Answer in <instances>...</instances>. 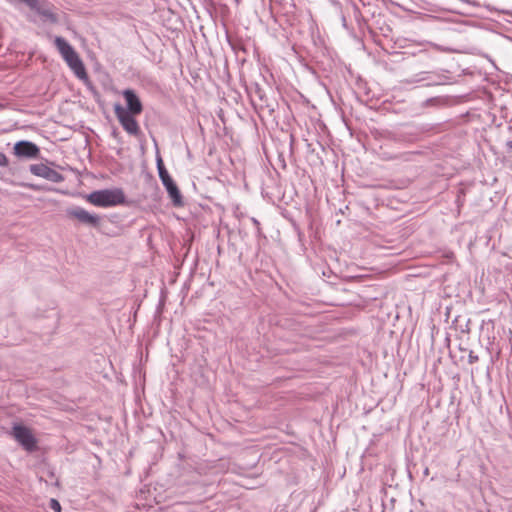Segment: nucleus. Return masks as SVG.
Returning <instances> with one entry per match:
<instances>
[{
	"mask_svg": "<svg viewBox=\"0 0 512 512\" xmlns=\"http://www.w3.org/2000/svg\"><path fill=\"white\" fill-rule=\"evenodd\" d=\"M67 214L91 227H98L100 225V217L96 214L89 213L82 207H73L67 211Z\"/></svg>",
	"mask_w": 512,
	"mask_h": 512,
	"instance_id": "obj_7",
	"label": "nucleus"
},
{
	"mask_svg": "<svg viewBox=\"0 0 512 512\" xmlns=\"http://www.w3.org/2000/svg\"><path fill=\"white\" fill-rule=\"evenodd\" d=\"M39 14L44 21L57 23L58 16L53 12L51 5L47 1L35 0V4L29 7Z\"/></svg>",
	"mask_w": 512,
	"mask_h": 512,
	"instance_id": "obj_9",
	"label": "nucleus"
},
{
	"mask_svg": "<svg viewBox=\"0 0 512 512\" xmlns=\"http://www.w3.org/2000/svg\"><path fill=\"white\" fill-rule=\"evenodd\" d=\"M251 221L253 222L255 227L259 230V225H260L259 221L256 218H252Z\"/></svg>",
	"mask_w": 512,
	"mask_h": 512,
	"instance_id": "obj_14",
	"label": "nucleus"
},
{
	"mask_svg": "<svg viewBox=\"0 0 512 512\" xmlns=\"http://www.w3.org/2000/svg\"><path fill=\"white\" fill-rule=\"evenodd\" d=\"M114 112L123 129L127 133L135 136L139 134L140 128L137 121L134 118V114L126 112V109L122 107L120 104H115Z\"/></svg>",
	"mask_w": 512,
	"mask_h": 512,
	"instance_id": "obj_4",
	"label": "nucleus"
},
{
	"mask_svg": "<svg viewBox=\"0 0 512 512\" xmlns=\"http://www.w3.org/2000/svg\"><path fill=\"white\" fill-rule=\"evenodd\" d=\"M12 435L27 451H33L36 448V440L27 427L15 425Z\"/></svg>",
	"mask_w": 512,
	"mask_h": 512,
	"instance_id": "obj_5",
	"label": "nucleus"
},
{
	"mask_svg": "<svg viewBox=\"0 0 512 512\" xmlns=\"http://www.w3.org/2000/svg\"><path fill=\"white\" fill-rule=\"evenodd\" d=\"M8 165V159L6 155L0 151V166L5 167Z\"/></svg>",
	"mask_w": 512,
	"mask_h": 512,
	"instance_id": "obj_12",
	"label": "nucleus"
},
{
	"mask_svg": "<svg viewBox=\"0 0 512 512\" xmlns=\"http://www.w3.org/2000/svg\"><path fill=\"white\" fill-rule=\"evenodd\" d=\"M39 147L30 141H19L14 145V153L19 158L33 159L38 156Z\"/></svg>",
	"mask_w": 512,
	"mask_h": 512,
	"instance_id": "obj_8",
	"label": "nucleus"
},
{
	"mask_svg": "<svg viewBox=\"0 0 512 512\" xmlns=\"http://www.w3.org/2000/svg\"><path fill=\"white\" fill-rule=\"evenodd\" d=\"M87 200L98 207H111L125 202V195L121 189H103L93 191L87 196Z\"/></svg>",
	"mask_w": 512,
	"mask_h": 512,
	"instance_id": "obj_2",
	"label": "nucleus"
},
{
	"mask_svg": "<svg viewBox=\"0 0 512 512\" xmlns=\"http://www.w3.org/2000/svg\"><path fill=\"white\" fill-rule=\"evenodd\" d=\"M122 94L127 105L126 112L134 115L140 114L143 110V106L135 91L132 89H125Z\"/></svg>",
	"mask_w": 512,
	"mask_h": 512,
	"instance_id": "obj_10",
	"label": "nucleus"
},
{
	"mask_svg": "<svg viewBox=\"0 0 512 512\" xmlns=\"http://www.w3.org/2000/svg\"><path fill=\"white\" fill-rule=\"evenodd\" d=\"M157 169H158L159 178H160L163 186L165 187L169 197L171 198L173 205L177 206V207L182 206L183 205L182 194H181L178 186L172 179V177L169 175L167 169L165 168L161 157H157Z\"/></svg>",
	"mask_w": 512,
	"mask_h": 512,
	"instance_id": "obj_3",
	"label": "nucleus"
},
{
	"mask_svg": "<svg viewBox=\"0 0 512 512\" xmlns=\"http://www.w3.org/2000/svg\"><path fill=\"white\" fill-rule=\"evenodd\" d=\"M54 45L75 75L80 79L86 78L84 64L74 48L61 36L54 38Z\"/></svg>",
	"mask_w": 512,
	"mask_h": 512,
	"instance_id": "obj_1",
	"label": "nucleus"
},
{
	"mask_svg": "<svg viewBox=\"0 0 512 512\" xmlns=\"http://www.w3.org/2000/svg\"><path fill=\"white\" fill-rule=\"evenodd\" d=\"M425 79L426 78L422 76V77L418 78L416 81H422V80H425Z\"/></svg>",
	"mask_w": 512,
	"mask_h": 512,
	"instance_id": "obj_16",
	"label": "nucleus"
},
{
	"mask_svg": "<svg viewBox=\"0 0 512 512\" xmlns=\"http://www.w3.org/2000/svg\"><path fill=\"white\" fill-rule=\"evenodd\" d=\"M29 170L33 175L42 177L53 183H60L64 181V176L61 173L42 163L30 165Z\"/></svg>",
	"mask_w": 512,
	"mask_h": 512,
	"instance_id": "obj_6",
	"label": "nucleus"
},
{
	"mask_svg": "<svg viewBox=\"0 0 512 512\" xmlns=\"http://www.w3.org/2000/svg\"><path fill=\"white\" fill-rule=\"evenodd\" d=\"M478 361V356L477 355H474L473 352H470L469 356H468V362L470 364H473L475 362Z\"/></svg>",
	"mask_w": 512,
	"mask_h": 512,
	"instance_id": "obj_13",
	"label": "nucleus"
},
{
	"mask_svg": "<svg viewBox=\"0 0 512 512\" xmlns=\"http://www.w3.org/2000/svg\"><path fill=\"white\" fill-rule=\"evenodd\" d=\"M507 147L512 151V140L507 142Z\"/></svg>",
	"mask_w": 512,
	"mask_h": 512,
	"instance_id": "obj_15",
	"label": "nucleus"
},
{
	"mask_svg": "<svg viewBox=\"0 0 512 512\" xmlns=\"http://www.w3.org/2000/svg\"><path fill=\"white\" fill-rule=\"evenodd\" d=\"M428 473H429V470H428V468H426L425 471H424V474L428 475Z\"/></svg>",
	"mask_w": 512,
	"mask_h": 512,
	"instance_id": "obj_17",
	"label": "nucleus"
},
{
	"mask_svg": "<svg viewBox=\"0 0 512 512\" xmlns=\"http://www.w3.org/2000/svg\"><path fill=\"white\" fill-rule=\"evenodd\" d=\"M50 508L55 512H61V505L56 499L50 500Z\"/></svg>",
	"mask_w": 512,
	"mask_h": 512,
	"instance_id": "obj_11",
	"label": "nucleus"
}]
</instances>
